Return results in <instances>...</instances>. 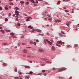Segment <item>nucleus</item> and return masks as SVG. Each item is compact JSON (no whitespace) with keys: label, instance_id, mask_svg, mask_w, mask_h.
Segmentation results:
<instances>
[{"label":"nucleus","instance_id":"15","mask_svg":"<svg viewBox=\"0 0 79 79\" xmlns=\"http://www.w3.org/2000/svg\"><path fill=\"white\" fill-rule=\"evenodd\" d=\"M60 2H61L60 1H58L57 3V5H60Z\"/></svg>","mask_w":79,"mask_h":79},{"label":"nucleus","instance_id":"11","mask_svg":"<svg viewBox=\"0 0 79 79\" xmlns=\"http://www.w3.org/2000/svg\"><path fill=\"white\" fill-rule=\"evenodd\" d=\"M1 32H2L3 34H5V31L3 30H1Z\"/></svg>","mask_w":79,"mask_h":79},{"label":"nucleus","instance_id":"51","mask_svg":"<svg viewBox=\"0 0 79 79\" xmlns=\"http://www.w3.org/2000/svg\"><path fill=\"white\" fill-rule=\"evenodd\" d=\"M30 44H33V42L32 41H30Z\"/></svg>","mask_w":79,"mask_h":79},{"label":"nucleus","instance_id":"17","mask_svg":"<svg viewBox=\"0 0 79 79\" xmlns=\"http://www.w3.org/2000/svg\"><path fill=\"white\" fill-rule=\"evenodd\" d=\"M20 3H21L22 4H23V3H24V1H21Z\"/></svg>","mask_w":79,"mask_h":79},{"label":"nucleus","instance_id":"25","mask_svg":"<svg viewBox=\"0 0 79 79\" xmlns=\"http://www.w3.org/2000/svg\"><path fill=\"white\" fill-rule=\"evenodd\" d=\"M61 33H62V34H64H64H65V33H64V32L63 31H62L61 32Z\"/></svg>","mask_w":79,"mask_h":79},{"label":"nucleus","instance_id":"55","mask_svg":"<svg viewBox=\"0 0 79 79\" xmlns=\"http://www.w3.org/2000/svg\"><path fill=\"white\" fill-rule=\"evenodd\" d=\"M36 3H38V1H36L35 2Z\"/></svg>","mask_w":79,"mask_h":79},{"label":"nucleus","instance_id":"48","mask_svg":"<svg viewBox=\"0 0 79 79\" xmlns=\"http://www.w3.org/2000/svg\"><path fill=\"white\" fill-rule=\"evenodd\" d=\"M11 31V30H7V32H10Z\"/></svg>","mask_w":79,"mask_h":79},{"label":"nucleus","instance_id":"16","mask_svg":"<svg viewBox=\"0 0 79 79\" xmlns=\"http://www.w3.org/2000/svg\"><path fill=\"white\" fill-rule=\"evenodd\" d=\"M26 77L27 79H29V78H30V77H29V76H26Z\"/></svg>","mask_w":79,"mask_h":79},{"label":"nucleus","instance_id":"35","mask_svg":"<svg viewBox=\"0 0 79 79\" xmlns=\"http://www.w3.org/2000/svg\"><path fill=\"white\" fill-rule=\"evenodd\" d=\"M31 2H32V3H35V1H34V0H31Z\"/></svg>","mask_w":79,"mask_h":79},{"label":"nucleus","instance_id":"22","mask_svg":"<svg viewBox=\"0 0 79 79\" xmlns=\"http://www.w3.org/2000/svg\"><path fill=\"white\" fill-rule=\"evenodd\" d=\"M41 31H42L40 30H37V32H41Z\"/></svg>","mask_w":79,"mask_h":79},{"label":"nucleus","instance_id":"9","mask_svg":"<svg viewBox=\"0 0 79 79\" xmlns=\"http://www.w3.org/2000/svg\"><path fill=\"white\" fill-rule=\"evenodd\" d=\"M28 28H30V29H32L33 28V27H32L31 25H30L28 27Z\"/></svg>","mask_w":79,"mask_h":79},{"label":"nucleus","instance_id":"47","mask_svg":"<svg viewBox=\"0 0 79 79\" xmlns=\"http://www.w3.org/2000/svg\"><path fill=\"white\" fill-rule=\"evenodd\" d=\"M22 45H26V44H25V43H22Z\"/></svg>","mask_w":79,"mask_h":79},{"label":"nucleus","instance_id":"13","mask_svg":"<svg viewBox=\"0 0 79 79\" xmlns=\"http://www.w3.org/2000/svg\"><path fill=\"white\" fill-rule=\"evenodd\" d=\"M52 50H55V47L54 46H52Z\"/></svg>","mask_w":79,"mask_h":79},{"label":"nucleus","instance_id":"52","mask_svg":"<svg viewBox=\"0 0 79 79\" xmlns=\"http://www.w3.org/2000/svg\"><path fill=\"white\" fill-rule=\"evenodd\" d=\"M15 15H16V14H14L13 15V16H14V17H15Z\"/></svg>","mask_w":79,"mask_h":79},{"label":"nucleus","instance_id":"18","mask_svg":"<svg viewBox=\"0 0 79 79\" xmlns=\"http://www.w3.org/2000/svg\"><path fill=\"white\" fill-rule=\"evenodd\" d=\"M74 47H78V45L77 44H75L74 45Z\"/></svg>","mask_w":79,"mask_h":79},{"label":"nucleus","instance_id":"21","mask_svg":"<svg viewBox=\"0 0 79 79\" xmlns=\"http://www.w3.org/2000/svg\"><path fill=\"white\" fill-rule=\"evenodd\" d=\"M59 36H60V37H62V36H63L62 34H61L60 33H59Z\"/></svg>","mask_w":79,"mask_h":79},{"label":"nucleus","instance_id":"32","mask_svg":"<svg viewBox=\"0 0 79 79\" xmlns=\"http://www.w3.org/2000/svg\"><path fill=\"white\" fill-rule=\"evenodd\" d=\"M42 60H43V61H46L47 60V59H43Z\"/></svg>","mask_w":79,"mask_h":79},{"label":"nucleus","instance_id":"53","mask_svg":"<svg viewBox=\"0 0 79 79\" xmlns=\"http://www.w3.org/2000/svg\"><path fill=\"white\" fill-rule=\"evenodd\" d=\"M44 76H47V74L44 73Z\"/></svg>","mask_w":79,"mask_h":79},{"label":"nucleus","instance_id":"12","mask_svg":"<svg viewBox=\"0 0 79 79\" xmlns=\"http://www.w3.org/2000/svg\"><path fill=\"white\" fill-rule=\"evenodd\" d=\"M25 68H28V69H29L30 68V67L29 66H25Z\"/></svg>","mask_w":79,"mask_h":79},{"label":"nucleus","instance_id":"44","mask_svg":"<svg viewBox=\"0 0 79 79\" xmlns=\"http://www.w3.org/2000/svg\"><path fill=\"white\" fill-rule=\"evenodd\" d=\"M19 79V78L17 77H15V79Z\"/></svg>","mask_w":79,"mask_h":79},{"label":"nucleus","instance_id":"43","mask_svg":"<svg viewBox=\"0 0 79 79\" xmlns=\"http://www.w3.org/2000/svg\"><path fill=\"white\" fill-rule=\"evenodd\" d=\"M6 64L5 63H4L3 64V66H6Z\"/></svg>","mask_w":79,"mask_h":79},{"label":"nucleus","instance_id":"39","mask_svg":"<svg viewBox=\"0 0 79 79\" xmlns=\"http://www.w3.org/2000/svg\"><path fill=\"white\" fill-rule=\"evenodd\" d=\"M18 26H20V23H18Z\"/></svg>","mask_w":79,"mask_h":79},{"label":"nucleus","instance_id":"28","mask_svg":"<svg viewBox=\"0 0 79 79\" xmlns=\"http://www.w3.org/2000/svg\"><path fill=\"white\" fill-rule=\"evenodd\" d=\"M10 5H13V3L12 2H10Z\"/></svg>","mask_w":79,"mask_h":79},{"label":"nucleus","instance_id":"45","mask_svg":"<svg viewBox=\"0 0 79 79\" xmlns=\"http://www.w3.org/2000/svg\"><path fill=\"white\" fill-rule=\"evenodd\" d=\"M0 10H2V7H0Z\"/></svg>","mask_w":79,"mask_h":79},{"label":"nucleus","instance_id":"58","mask_svg":"<svg viewBox=\"0 0 79 79\" xmlns=\"http://www.w3.org/2000/svg\"><path fill=\"white\" fill-rule=\"evenodd\" d=\"M69 79H72V77H69Z\"/></svg>","mask_w":79,"mask_h":79},{"label":"nucleus","instance_id":"34","mask_svg":"<svg viewBox=\"0 0 79 79\" xmlns=\"http://www.w3.org/2000/svg\"><path fill=\"white\" fill-rule=\"evenodd\" d=\"M19 74H19V75L20 76V75H21V74H22V72H19Z\"/></svg>","mask_w":79,"mask_h":79},{"label":"nucleus","instance_id":"46","mask_svg":"<svg viewBox=\"0 0 79 79\" xmlns=\"http://www.w3.org/2000/svg\"><path fill=\"white\" fill-rule=\"evenodd\" d=\"M23 57H26V55H23Z\"/></svg>","mask_w":79,"mask_h":79},{"label":"nucleus","instance_id":"27","mask_svg":"<svg viewBox=\"0 0 79 79\" xmlns=\"http://www.w3.org/2000/svg\"><path fill=\"white\" fill-rule=\"evenodd\" d=\"M42 73H45V70H43L42 71Z\"/></svg>","mask_w":79,"mask_h":79},{"label":"nucleus","instance_id":"8","mask_svg":"<svg viewBox=\"0 0 79 79\" xmlns=\"http://www.w3.org/2000/svg\"><path fill=\"white\" fill-rule=\"evenodd\" d=\"M23 53H27V50H26V49H23Z\"/></svg>","mask_w":79,"mask_h":79},{"label":"nucleus","instance_id":"31","mask_svg":"<svg viewBox=\"0 0 79 79\" xmlns=\"http://www.w3.org/2000/svg\"><path fill=\"white\" fill-rule=\"evenodd\" d=\"M5 10H8V7H5Z\"/></svg>","mask_w":79,"mask_h":79},{"label":"nucleus","instance_id":"2","mask_svg":"<svg viewBox=\"0 0 79 79\" xmlns=\"http://www.w3.org/2000/svg\"><path fill=\"white\" fill-rule=\"evenodd\" d=\"M57 44H56V45L57 46H58V45H59L58 44H60L61 45H62V41H57Z\"/></svg>","mask_w":79,"mask_h":79},{"label":"nucleus","instance_id":"50","mask_svg":"<svg viewBox=\"0 0 79 79\" xmlns=\"http://www.w3.org/2000/svg\"><path fill=\"white\" fill-rule=\"evenodd\" d=\"M48 20H49V21H51V20H52V19L51 18H49L48 19Z\"/></svg>","mask_w":79,"mask_h":79},{"label":"nucleus","instance_id":"20","mask_svg":"<svg viewBox=\"0 0 79 79\" xmlns=\"http://www.w3.org/2000/svg\"><path fill=\"white\" fill-rule=\"evenodd\" d=\"M3 45H7V43H4L2 44Z\"/></svg>","mask_w":79,"mask_h":79},{"label":"nucleus","instance_id":"23","mask_svg":"<svg viewBox=\"0 0 79 79\" xmlns=\"http://www.w3.org/2000/svg\"><path fill=\"white\" fill-rule=\"evenodd\" d=\"M14 70H15V72H17V68H15Z\"/></svg>","mask_w":79,"mask_h":79},{"label":"nucleus","instance_id":"64","mask_svg":"<svg viewBox=\"0 0 79 79\" xmlns=\"http://www.w3.org/2000/svg\"><path fill=\"white\" fill-rule=\"evenodd\" d=\"M9 16H11V14H9Z\"/></svg>","mask_w":79,"mask_h":79},{"label":"nucleus","instance_id":"56","mask_svg":"<svg viewBox=\"0 0 79 79\" xmlns=\"http://www.w3.org/2000/svg\"><path fill=\"white\" fill-rule=\"evenodd\" d=\"M36 42H39V40H37L36 41Z\"/></svg>","mask_w":79,"mask_h":79},{"label":"nucleus","instance_id":"42","mask_svg":"<svg viewBox=\"0 0 79 79\" xmlns=\"http://www.w3.org/2000/svg\"><path fill=\"white\" fill-rule=\"evenodd\" d=\"M21 38H22V39H23V38H24V36H21Z\"/></svg>","mask_w":79,"mask_h":79},{"label":"nucleus","instance_id":"10","mask_svg":"<svg viewBox=\"0 0 79 79\" xmlns=\"http://www.w3.org/2000/svg\"><path fill=\"white\" fill-rule=\"evenodd\" d=\"M47 42V40H44V44H46V45H47V42Z\"/></svg>","mask_w":79,"mask_h":79},{"label":"nucleus","instance_id":"40","mask_svg":"<svg viewBox=\"0 0 79 79\" xmlns=\"http://www.w3.org/2000/svg\"><path fill=\"white\" fill-rule=\"evenodd\" d=\"M5 20L6 21H8V19L7 18H6L5 19Z\"/></svg>","mask_w":79,"mask_h":79},{"label":"nucleus","instance_id":"29","mask_svg":"<svg viewBox=\"0 0 79 79\" xmlns=\"http://www.w3.org/2000/svg\"><path fill=\"white\" fill-rule=\"evenodd\" d=\"M33 73V72H30V74H32Z\"/></svg>","mask_w":79,"mask_h":79},{"label":"nucleus","instance_id":"41","mask_svg":"<svg viewBox=\"0 0 79 79\" xmlns=\"http://www.w3.org/2000/svg\"><path fill=\"white\" fill-rule=\"evenodd\" d=\"M30 20L29 19H27L26 20L27 21H30Z\"/></svg>","mask_w":79,"mask_h":79},{"label":"nucleus","instance_id":"63","mask_svg":"<svg viewBox=\"0 0 79 79\" xmlns=\"http://www.w3.org/2000/svg\"><path fill=\"white\" fill-rule=\"evenodd\" d=\"M29 61V62H30V63H32V61Z\"/></svg>","mask_w":79,"mask_h":79},{"label":"nucleus","instance_id":"24","mask_svg":"<svg viewBox=\"0 0 79 79\" xmlns=\"http://www.w3.org/2000/svg\"><path fill=\"white\" fill-rule=\"evenodd\" d=\"M29 3V2H25L26 5H28Z\"/></svg>","mask_w":79,"mask_h":79},{"label":"nucleus","instance_id":"1","mask_svg":"<svg viewBox=\"0 0 79 79\" xmlns=\"http://www.w3.org/2000/svg\"><path fill=\"white\" fill-rule=\"evenodd\" d=\"M66 69H67V68H62V69H60L58 70V71L59 72H60L61 71H64V70H66Z\"/></svg>","mask_w":79,"mask_h":79},{"label":"nucleus","instance_id":"60","mask_svg":"<svg viewBox=\"0 0 79 79\" xmlns=\"http://www.w3.org/2000/svg\"><path fill=\"white\" fill-rule=\"evenodd\" d=\"M2 27H0V29H2Z\"/></svg>","mask_w":79,"mask_h":79},{"label":"nucleus","instance_id":"62","mask_svg":"<svg viewBox=\"0 0 79 79\" xmlns=\"http://www.w3.org/2000/svg\"><path fill=\"white\" fill-rule=\"evenodd\" d=\"M9 8H11V6H9Z\"/></svg>","mask_w":79,"mask_h":79},{"label":"nucleus","instance_id":"26","mask_svg":"<svg viewBox=\"0 0 79 79\" xmlns=\"http://www.w3.org/2000/svg\"><path fill=\"white\" fill-rule=\"evenodd\" d=\"M10 35H15V34H14V33H10Z\"/></svg>","mask_w":79,"mask_h":79},{"label":"nucleus","instance_id":"14","mask_svg":"<svg viewBox=\"0 0 79 79\" xmlns=\"http://www.w3.org/2000/svg\"><path fill=\"white\" fill-rule=\"evenodd\" d=\"M27 19H29L30 20V19H32V18H31V17H27Z\"/></svg>","mask_w":79,"mask_h":79},{"label":"nucleus","instance_id":"61","mask_svg":"<svg viewBox=\"0 0 79 79\" xmlns=\"http://www.w3.org/2000/svg\"><path fill=\"white\" fill-rule=\"evenodd\" d=\"M24 15L25 16H27V15L26 14H24Z\"/></svg>","mask_w":79,"mask_h":79},{"label":"nucleus","instance_id":"5","mask_svg":"<svg viewBox=\"0 0 79 79\" xmlns=\"http://www.w3.org/2000/svg\"><path fill=\"white\" fill-rule=\"evenodd\" d=\"M61 20L59 19V20H58L55 21V22L56 23H60V22H61Z\"/></svg>","mask_w":79,"mask_h":79},{"label":"nucleus","instance_id":"36","mask_svg":"<svg viewBox=\"0 0 79 79\" xmlns=\"http://www.w3.org/2000/svg\"><path fill=\"white\" fill-rule=\"evenodd\" d=\"M27 57L28 58H32V57H31L30 56H27Z\"/></svg>","mask_w":79,"mask_h":79},{"label":"nucleus","instance_id":"4","mask_svg":"<svg viewBox=\"0 0 79 79\" xmlns=\"http://www.w3.org/2000/svg\"><path fill=\"white\" fill-rule=\"evenodd\" d=\"M46 42H48V43L49 45H52V43L48 41V40H46Z\"/></svg>","mask_w":79,"mask_h":79},{"label":"nucleus","instance_id":"57","mask_svg":"<svg viewBox=\"0 0 79 79\" xmlns=\"http://www.w3.org/2000/svg\"><path fill=\"white\" fill-rule=\"evenodd\" d=\"M5 31L6 32H8V30H5Z\"/></svg>","mask_w":79,"mask_h":79},{"label":"nucleus","instance_id":"49","mask_svg":"<svg viewBox=\"0 0 79 79\" xmlns=\"http://www.w3.org/2000/svg\"><path fill=\"white\" fill-rule=\"evenodd\" d=\"M12 37L15 39L16 38V36H12Z\"/></svg>","mask_w":79,"mask_h":79},{"label":"nucleus","instance_id":"54","mask_svg":"<svg viewBox=\"0 0 79 79\" xmlns=\"http://www.w3.org/2000/svg\"><path fill=\"white\" fill-rule=\"evenodd\" d=\"M34 31H35V30L34 29H33L32 30V32H34Z\"/></svg>","mask_w":79,"mask_h":79},{"label":"nucleus","instance_id":"3","mask_svg":"<svg viewBox=\"0 0 79 79\" xmlns=\"http://www.w3.org/2000/svg\"><path fill=\"white\" fill-rule=\"evenodd\" d=\"M15 15H16V16H19V11L17 10H15Z\"/></svg>","mask_w":79,"mask_h":79},{"label":"nucleus","instance_id":"7","mask_svg":"<svg viewBox=\"0 0 79 79\" xmlns=\"http://www.w3.org/2000/svg\"><path fill=\"white\" fill-rule=\"evenodd\" d=\"M14 9L17 10H19V8L18 7H15Z\"/></svg>","mask_w":79,"mask_h":79},{"label":"nucleus","instance_id":"30","mask_svg":"<svg viewBox=\"0 0 79 79\" xmlns=\"http://www.w3.org/2000/svg\"><path fill=\"white\" fill-rule=\"evenodd\" d=\"M33 44H34V45H35V46H36V43H35V42H34L33 43Z\"/></svg>","mask_w":79,"mask_h":79},{"label":"nucleus","instance_id":"59","mask_svg":"<svg viewBox=\"0 0 79 79\" xmlns=\"http://www.w3.org/2000/svg\"><path fill=\"white\" fill-rule=\"evenodd\" d=\"M47 16H48L49 17H50L51 16L50 15H48Z\"/></svg>","mask_w":79,"mask_h":79},{"label":"nucleus","instance_id":"37","mask_svg":"<svg viewBox=\"0 0 79 79\" xmlns=\"http://www.w3.org/2000/svg\"><path fill=\"white\" fill-rule=\"evenodd\" d=\"M65 12H66V13H68V12H69V11L67 10H65Z\"/></svg>","mask_w":79,"mask_h":79},{"label":"nucleus","instance_id":"19","mask_svg":"<svg viewBox=\"0 0 79 79\" xmlns=\"http://www.w3.org/2000/svg\"><path fill=\"white\" fill-rule=\"evenodd\" d=\"M46 63H50V64L52 63V62L49 61H46Z\"/></svg>","mask_w":79,"mask_h":79},{"label":"nucleus","instance_id":"33","mask_svg":"<svg viewBox=\"0 0 79 79\" xmlns=\"http://www.w3.org/2000/svg\"><path fill=\"white\" fill-rule=\"evenodd\" d=\"M50 40L53 43V40L52 39H51Z\"/></svg>","mask_w":79,"mask_h":79},{"label":"nucleus","instance_id":"6","mask_svg":"<svg viewBox=\"0 0 79 79\" xmlns=\"http://www.w3.org/2000/svg\"><path fill=\"white\" fill-rule=\"evenodd\" d=\"M39 51L40 52H44V50L43 49H39Z\"/></svg>","mask_w":79,"mask_h":79},{"label":"nucleus","instance_id":"38","mask_svg":"<svg viewBox=\"0 0 79 79\" xmlns=\"http://www.w3.org/2000/svg\"><path fill=\"white\" fill-rule=\"evenodd\" d=\"M66 25H67V26L68 27H69V24H68V23H67L66 24Z\"/></svg>","mask_w":79,"mask_h":79}]
</instances>
